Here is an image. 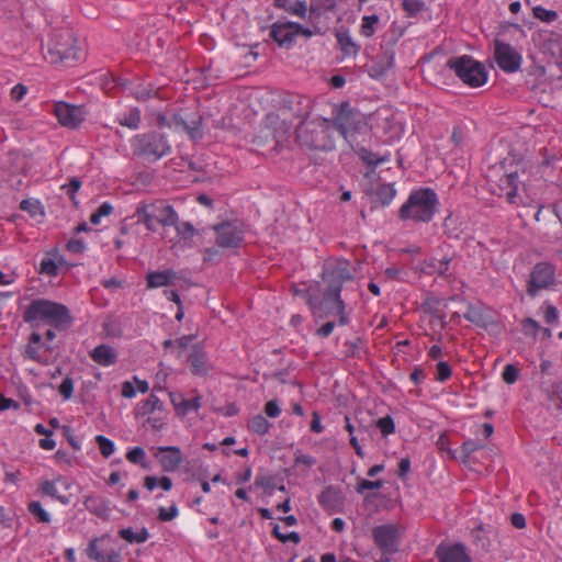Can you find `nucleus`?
I'll list each match as a JSON object with an SVG mask.
<instances>
[{"label":"nucleus","mask_w":562,"mask_h":562,"mask_svg":"<svg viewBox=\"0 0 562 562\" xmlns=\"http://www.w3.org/2000/svg\"><path fill=\"white\" fill-rule=\"evenodd\" d=\"M23 321L33 328L46 324L57 329H65L71 325L74 318L66 305L46 299H35L26 306Z\"/></svg>","instance_id":"1"},{"label":"nucleus","mask_w":562,"mask_h":562,"mask_svg":"<svg viewBox=\"0 0 562 562\" xmlns=\"http://www.w3.org/2000/svg\"><path fill=\"white\" fill-rule=\"evenodd\" d=\"M280 103V112L283 119L280 120L279 116H268L271 125H279V127H268L269 134L272 135L276 145L283 142L289 135L291 125L285 121L290 116L306 121L312 112V100L308 97L288 94L282 98Z\"/></svg>","instance_id":"2"},{"label":"nucleus","mask_w":562,"mask_h":562,"mask_svg":"<svg viewBox=\"0 0 562 562\" xmlns=\"http://www.w3.org/2000/svg\"><path fill=\"white\" fill-rule=\"evenodd\" d=\"M439 207L438 195L431 188L413 190L406 202L398 210L401 221H414L416 223H429L432 221Z\"/></svg>","instance_id":"3"},{"label":"nucleus","mask_w":562,"mask_h":562,"mask_svg":"<svg viewBox=\"0 0 562 562\" xmlns=\"http://www.w3.org/2000/svg\"><path fill=\"white\" fill-rule=\"evenodd\" d=\"M295 134L301 147L319 151H330L335 148L333 133L326 119L301 121Z\"/></svg>","instance_id":"4"},{"label":"nucleus","mask_w":562,"mask_h":562,"mask_svg":"<svg viewBox=\"0 0 562 562\" xmlns=\"http://www.w3.org/2000/svg\"><path fill=\"white\" fill-rule=\"evenodd\" d=\"M131 147L135 157L148 162H156L171 154V145L167 136L158 131L136 134L131 139Z\"/></svg>","instance_id":"5"},{"label":"nucleus","mask_w":562,"mask_h":562,"mask_svg":"<svg viewBox=\"0 0 562 562\" xmlns=\"http://www.w3.org/2000/svg\"><path fill=\"white\" fill-rule=\"evenodd\" d=\"M447 67L464 83L473 88L483 86L487 80L485 66L470 55L451 57Z\"/></svg>","instance_id":"6"},{"label":"nucleus","mask_w":562,"mask_h":562,"mask_svg":"<svg viewBox=\"0 0 562 562\" xmlns=\"http://www.w3.org/2000/svg\"><path fill=\"white\" fill-rule=\"evenodd\" d=\"M322 279L325 283L323 294L326 295V297L334 299L336 303L342 300L340 293L344 283L353 280L348 260L341 259L333 265L325 266L322 272Z\"/></svg>","instance_id":"7"},{"label":"nucleus","mask_w":562,"mask_h":562,"mask_svg":"<svg viewBox=\"0 0 562 562\" xmlns=\"http://www.w3.org/2000/svg\"><path fill=\"white\" fill-rule=\"evenodd\" d=\"M52 63L68 64L81 58V49L77 45L74 33L66 30L54 35L48 46Z\"/></svg>","instance_id":"8"},{"label":"nucleus","mask_w":562,"mask_h":562,"mask_svg":"<svg viewBox=\"0 0 562 562\" xmlns=\"http://www.w3.org/2000/svg\"><path fill=\"white\" fill-rule=\"evenodd\" d=\"M333 124L345 138H348L362 130L364 120L359 110L352 108L348 101H345L336 108Z\"/></svg>","instance_id":"9"},{"label":"nucleus","mask_w":562,"mask_h":562,"mask_svg":"<svg viewBox=\"0 0 562 562\" xmlns=\"http://www.w3.org/2000/svg\"><path fill=\"white\" fill-rule=\"evenodd\" d=\"M555 284V267L549 261L533 266L527 282V294L536 297L541 290H548Z\"/></svg>","instance_id":"10"},{"label":"nucleus","mask_w":562,"mask_h":562,"mask_svg":"<svg viewBox=\"0 0 562 562\" xmlns=\"http://www.w3.org/2000/svg\"><path fill=\"white\" fill-rule=\"evenodd\" d=\"M494 59L499 69L507 74L518 71L522 64L521 54L510 44L497 38L494 41Z\"/></svg>","instance_id":"11"},{"label":"nucleus","mask_w":562,"mask_h":562,"mask_svg":"<svg viewBox=\"0 0 562 562\" xmlns=\"http://www.w3.org/2000/svg\"><path fill=\"white\" fill-rule=\"evenodd\" d=\"M216 245L221 248H239L244 241V232L233 222H222L213 226Z\"/></svg>","instance_id":"12"},{"label":"nucleus","mask_w":562,"mask_h":562,"mask_svg":"<svg viewBox=\"0 0 562 562\" xmlns=\"http://www.w3.org/2000/svg\"><path fill=\"white\" fill-rule=\"evenodd\" d=\"M372 537L382 554L391 555L397 551L398 530L395 525H381L372 529Z\"/></svg>","instance_id":"13"},{"label":"nucleus","mask_w":562,"mask_h":562,"mask_svg":"<svg viewBox=\"0 0 562 562\" xmlns=\"http://www.w3.org/2000/svg\"><path fill=\"white\" fill-rule=\"evenodd\" d=\"M435 555L439 562H471L464 544L458 542L453 544L440 543Z\"/></svg>","instance_id":"14"},{"label":"nucleus","mask_w":562,"mask_h":562,"mask_svg":"<svg viewBox=\"0 0 562 562\" xmlns=\"http://www.w3.org/2000/svg\"><path fill=\"white\" fill-rule=\"evenodd\" d=\"M307 296V305L310 306L312 314L317 318H326L328 316L334 315L337 312L336 301L334 299L319 296L317 294H312L306 292Z\"/></svg>","instance_id":"15"},{"label":"nucleus","mask_w":562,"mask_h":562,"mask_svg":"<svg viewBox=\"0 0 562 562\" xmlns=\"http://www.w3.org/2000/svg\"><path fill=\"white\" fill-rule=\"evenodd\" d=\"M54 113L58 122L68 128H76L82 122L80 109L66 102H57Z\"/></svg>","instance_id":"16"},{"label":"nucleus","mask_w":562,"mask_h":562,"mask_svg":"<svg viewBox=\"0 0 562 562\" xmlns=\"http://www.w3.org/2000/svg\"><path fill=\"white\" fill-rule=\"evenodd\" d=\"M319 505L328 513H339L342 510L345 498L339 487L328 485L317 497Z\"/></svg>","instance_id":"17"},{"label":"nucleus","mask_w":562,"mask_h":562,"mask_svg":"<svg viewBox=\"0 0 562 562\" xmlns=\"http://www.w3.org/2000/svg\"><path fill=\"white\" fill-rule=\"evenodd\" d=\"M156 458L165 472H175L183 461V454L176 446L159 447Z\"/></svg>","instance_id":"18"},{"label":"nucleus","mask_w":562,"mask_h":562,"mask_svg":"<svg viewBox=\"0 0 562 562\" xmlns=\"http://www.w3.org/2000/svg\"><path fill=\"white\" fill-rule=\"evenodd\" d=\"M108 538V536L102 537H95L92 538L88 547L86 549V555L89 560L95 561V562H122V555L121 552L117 550H110L106 553H103L102 550L99 548V542Z\"/></svg>","instance_id":"19"},{"label":"nucleus","mask_w":562,"mask_h":562,"mask_svg":"<svg viewBox=\"0 0 562 562\" xmlns=\"http://www.w3.org/2000/svg\"><path fill=\"white\" fill-rule=\"evenodd\" d=\"M270 37L280 47L291 48L295 43L293 22H276L270 27Z\"/></svg>","instance_id":"20"},{"label":"nucleus","mask_w":562,"mask_h":562,"mask_svg":"<svg viewBox=\"0 0 562 562\" xmlns=\"http://www.w3.org/2000/svg\"><path fill=\"white\" fill-rule=\"evenodd\" d=\"M366 193L372 204L386 206L395 198L396 190L391 183L378 182L375 184L372 183Z\"/></svg>","instance_id":"21"},{"label":"nucleus","mask_w":562,"mask_h":562,"mask_svg":"<svg viewBox=\"0 0 562 562\" xmlns=\"http://www.w3.org/2000/svg\"><path fill=\"white\" fill-rule=\"evenodd\" d=\"M177 279L178 273L172 269H166L162 271H149L146 274V282L148 289L173 285Z\"/></svg>","instance_id":"22"},{"label":"nucleus","mask_w":562,"mask_h":562,"mask_svg":"<svg viewBox=\"0 0 562 562\" xmlns=\"http://www.w3.org/2000/svg\"><path fill=\"white\" fill-rule=\"evenodd\" d=\"M151 209L155 210L157 223L161 226H171L177 224V212L173 206L167 204L164 201H157L150 204Z\"/></svg>","instance_id":"23"},{"label":"nucleus","mask_w":562,"mask_h":562,"mask_svg":"<svg viewBox=\"0 0 562 562\" xmlns=\"http://www.w3.org/2000/svg\"><path fill=\"white\" fill-rule=\"evenodd\" d=\"M543 50L553 59L554 64L562 68V35L555 32L549 34L543 41Z\"/></svg>","instance_id":"24"},{"label":"nucleus","mask_w":562,"mask_h":562,"mask_svg":"<svg viewBox=\"0 0 562 562\" xmlns=\"http://www.w3.org/2000/svg\"><path fill=\"white\" fill-rule=\"evenodd\" d=\"M91 359L102 366L109 367L117 361L116 351L109 345L102 344L90 351Z\"/></svg>","instance_id":"25"},{"label":"nucleus","mask_w":562,"mask_h":562,"mask_svg":"<svg viewBox=\"0 0 562 562\" xmlns=\"http://www.w3.org/2000/svg\"><path fill=\"white\" fill-rule=\"evenodd\" d=\"M540 387L547 398L555 404V408L562 412V378L543 381Z\"/></svg>","instance_id":"26"},{"label":"nucleus","mask_w":562,"mask_h":562,"mask_svg":"<svg viewBox=\"0 0 562 562\" xmlns=\"http://www.w3.org/2000/svg\"><path fill=\"white\" fill-rule=\"evenodd\" d=\"M190 370L193 375L204 376L207 373L205 352L196 345L192 346L188 357Z\"/></svg>","instance_id":"27"},{"label":"nucleus","mask_w":562,"mask_h":562,"mask_svg":"<svg viewBox=\"0 0 562 562\" xmlns=\"http://www.w3.org/2000/svg\"><path fill=\"white\" fill-rule=\"evenodd\" d=\"M83 505L87 510H89L92 515L108 520L110 517V508L106 505V502L101 496L97 495H87L83 501Z\"/></svg>","instance_id":"28"},{"label":"nucleus","mask_w":562,"mask_h":562,"mask_svg":"<svg viewBox=\"0 0 562 562\" xmlns=\"http://www.w3.org/2000/svg\"><path fill=\"white\" fill-rule=\"evenodd\" d=\"M464 318L474 325L481 327V328H487L490 325L493 324V321L488 313L482 308L476 307L472 304H469L468 311L464 313Z\"/></svg>","instance_id":"29"},{"label":"nucleus","mask_w":562,"mask_h":562,"mask_svg":"<svg viewBox=\"0 0 562 562\" xmlns=\"http://www.w3.org/2000/svg\"><path fill=\"white\" fill-rule=\"evenodd\" d=\"M337 0H311L310 2V20L314 21L319 19L326 12L335 11Z\"/></svg>","instance_id":"30"},{"label":"nucleus","mask_w":562,"mask_h":562,"mask_svg":"<svg viewBox=\"0 0 562 562\" xmlns=\"http://www.w3.org/2000/svg\"><path fill=\"white\" fill-rule=\"evenodd\" d=\"M164 407L162 402L155 394H150L147 400L137 404L135 409V416L144 417L153 414L155 411H161Z\"/></svg>","instance_id":"31"},{"label":"nucleus","mask_w":562,"mask_h":562,"mask_svg":"<svg viewBox=\"0 0 562 562\" xmlns=\"http://www.w3.org/2000/svg\"><path fill=\"white\" fill-rule=\"evenodd\" d=\"M136 215H138L139 221H142L146 228L151 232L157 231V220L155 215V210L151 209L150 204L140 203L136 209Z\"/></svg>","instance_id":"32"},{"label":"nucleus","mask_w":562,"mask_h":562,"mask_svg":"<svg viewBox=\"0 0 562 562\" xmlns=\"http://www.w3.org/2000/svg\"><path fill=\"white\" fill-rule=\"evenodd\" d=\"M450 262H451L450 257H443L438 262H436L435 259L425 260L423 263L424 266H423L422 270H423V272H425L426 274H429V276H431L434 273H437L438 276H445L447 273V271L449 270Z\"/></svg>","instance_id":"33"},{"label":"nucleus","mask_w":562,"mask_h":562,"mask_svg":"<svg viewBox=\"0 0 562 562\" xmlns=\"http://www.w3.org/2000/svg\"><path fill=\"white\" fill-rule=\"evenodd\" d=\"M117 123L122 126H126L130 130H137L142 123V113L138 108H132L128 112L117 116Z\"/></svg>","instance_id":"34"},{"label":"nucleus","mask_w":562,"mask_h":562,"mask_svg":"<svg viewBox=\"0 0 562 562\" xmlns=\"http://www.w3.org/2000/svg\"><path fill=\"white\" fill-rule=\"evenodd\" d=\"M119 536L130 543H144L149 538L147 528L143 527L135 532L131 527L119 530Z\"/></svg>","instance_id":"35"},{"label":"nucleus","mask_w":562,"mask_h":562,"mask_svg":"<svg viewBox=\"0 0 562 562\" xmlns=\"http://www.w3.org/2000/svg\"><path fill=\"white\" fill-rule=\"evenodd\" d=\"M202 120L203 119L200 114H195L191 120L186 121L183 131L192 140L201 139L203 136Z\"/></svg>","instance_id":"36"},{"label":"nucleus","mask_w":562,"mask_h":562,"mask_svg":"<svg viewBox=\"0 0 562 562\" xmlns=\"http://www.w3.org/2000/svg\"><path fill=\"white\" fill-rule=\"evenodd\" d=\"M270 423L262 415L258 414L251 417L248 422L247 428L249 431L259 436H265L269 432Z\"/></svg>","instance_id":"37"},{"label":"nucleus","mask_w":562,"mask_h":562,"mask_svg":"<svg viewBox=\"0 0 562 562\" xmlns=\"http://www.w3.org/2000/svg\"><path fill=\"white\" fill-rule=\"evenodd\" d=\"M40 491L43 495L50 496L52 498L60 502L63 505H68L70 503V498L68 496L57 493L54 481H44L40 486Z\"/></svg>","instance_id":"38"},{"label":"nucleus","mask_w":562,"mask_h":562,"mask_svg":"<svg viewBox=\"0 0 562 562\" xmlns=\"http://www.w3.org/2000/svg\"><path fill=\"white\" fill-rule=\"evenodd\" d=\"M337 43L344 54L349 55L351 53L356 54L358 50L357 45L353 43L347 31H337L336 32Z\"/></svg>","instance_id":"39"},{"label":"nucleus","mask_w":562,"mask_h":562,"mask_svg":"<svg viewBox=\"0 0 562 562\" xmlns=\"http://www.w3.org/2000/svg\"><path fill=\"white\" fill-rule=\"evenodd\" d=\"M27 510L32 514L38 522L49 524L50 515L43 508L38 501H32L27 505Z\"/></svg>","instance_id":"40"},{"label":"nucleus","mask_w":562,"mask_h":562,"mask_svg":"<svg viewBox=\"0 0 562 562\" xmlns=\"http://www.w3.org/2000/svg\"><path fill=\"white\" fill-rule=\"evenodd\" d=\"M20 209L27 212L32 217L44 215V210L38 200L25 199L20 203Z\"/></svg>","instance_id":"41"},{"label":"nucleus","mask_w":562,"mask_h":562,"mask_svg":"<svg viewBox=\"0 0 562 562\" xmlns=\"http://www.w3.org/2000/svg\"><path fill=\"white\" fill-rule=\"evenodd\" d=\"M95 442L98 443L100 452L104 458H109L114 453V442L105 436L98 435L95 437Z\"/></svg>","instance_id":"42"},{"label":"nucleus","mask_w":562,"mask_h":562,"mask_svg":"<svg viewBox=\"0 0 562 562\" xmlns=\"http://www.w3.org/2000/svg\"><path fill=\"white\" fill-rule=\"evenodd\" d=\"M402 7L406 15L411 18L424 10L425 2L423 0H403Z\"/></svg>","instance_id":"43"},{"label":"nucleus","mask_w":562,"mask_h":562,"mask_svg":"<svg viewBox=\"0 0 562 562\" xmlns=\"http://www.w3.org/2000/svg\"><path fill=\"white\" fill-rule=\"evenodd\" d=\"M379 16L376 14L366 15L362 18L361 24V34L366 37H371L375 30L374 25L379 22Z\"/></svg>","instance_id":"44"},{"label":"nucleus","mask_w":562,"mask_h":562,"mask_svg":"<svg viewBox=\"0 0 562 562\" xmlns=\"http://www.w3.org/2000/svg\"><path fill=\"white\" fill-rule=\"evenodd\" d=\"M271 533L274 538H277L279 541H281L283 543L291 541V542L297 544L301 542V536L299 535V532L292 531L290 533H283L280 531L279 525H274Z\"/></svg>","instance_id":"45"},{"label":"nucleus","mask_w":562,"mask_h":562,"mask_svg":"<svg viewBox=\"0 0 562 562\" xmlns=\"http://www.w3.org/2000/svg\"><path fill=\"white\" fill-rule=\"evenodd\" d=\"M533 16L542 22H553L558 18V13L554 10H548L543 7H535L532 9Z\"/></svg>","instance_id":"46"},{"label":"nucleus","mask_w":562,"mask_h":562,"mask_svg":"<svg viewBox=\"0 0 562 562\" xmlns=\"http://www.w3.org/2000/svg\"><path fill=\"white\" fill-rule=\"evenodd\" d=\"M171 226L177 229L178 235L183 239L192 238L196 234L194 226L190 222H179L178 216L177 224Z\"/></svg>","instance_id":"47"},{"label":"nucleus","mask_w":562,"mask_h":562,"mask_svg":"<svg viewBox=\"0 0 562 562\" xmlns=\"http://www.w3.org/2000/svg\"><path fill=\"white\" fill-rule=\"evenodd\" d=\"M376 427L380 429L384 437L395 432V423L390 415L379 418L376 422Z\"/></svg>","instance_id":"48"},{"label":"nucleus","mask_w":562,"mask_h":562,"mask_svg":"<svg viewBox=\"0 0 562 562\" xmlns=\"http://www.w3.org/2000/svg\"><path fill=\"white\" fill-rule=\"evenodd\" d=\"M126 459L131 463L139 464L142 467H146L145 465L146 453H145V450L142 447H134V448H132L127 452Z\"/></svg>","instance_id":"49"},{"label":"nucleus","mask_w":562,"mask_h":562,"mask_svg":"<svg viewBox=\"0 0 562 562\" xmlns=\"http://www.w3.org/2000/svg\"><path fill=\"white\" fill-rule=\"evenodd\" d=\"M518 376H519V369L515 364L508 363L505 366L503 373H502V378L505 383L514 384L518 380Z\"/></svg>","instance_id":"50"},{"label":"nucleus","mask_w":562,"mask_h":562,"mask_svg":"<svg viewBox=\"0 0 562 562\" xmlns=\"http://www.w3.org/2000/svg\"><path fill=\"white\" fill-rule=\"evenodd\" d=\"M452 369L451 366L447 361H439L437 363V374L436 379L439 382H446L451 378Z\"/></svg>","instance_id":"51"},{"label":"nucleus","mask_w":562,"mask_h":562,"mask_svg":"<svg viewBox=\"0 0 562 562\" xmlns=\"http://www.w3.org/2000/svg\"><path fill=\"white\" fill-rule=\"evenodd\" d=\"M360 157L361 159L368 165V166H378L380 164H382L384 161V159L382 158H379L376 154H374L373 151L362 147L360 149Z\"/></svg>","instance_id":"52"},{"label":"nucleus","mask_w":562,"mask_h":562,"mask_svg":"<svg viewBox=\"0 0 562 562\" xmlns=\"http://www.w3.org/2000/svg\"><path fill=\"white\" fill-rule=\"evenodd\" d=\"M74 380L70 376H66L59 385L58 392L65 401L71 398L74 393Z\"/></svg>","instance_id":"53"},{"label":"nucleus","mask_w":562,"mask_h":562,"mask_svg":"<svg viewBox=\"0 0 562 562\" xmlns=\"http://www.w3.org/2000/svg\"><path fill=\"white\" fill-rule=\"evenodd\" d=\"M40 273L56 277L58 274V267L53 259H43L40 266Z\"/></svg>","instance_id":"54"},{"label":"nucleus","mask_w":562,"mask_h":562,"mask_svg":"<svg viewBox=\"0 0 562 562\" xmlns=\"http://www.w3.org/2000/svg\"><path fill=\"white\" fill-rule=\"evenodd\" d=\"M179 514L177 505L173 503L169 508L160 507L158 509V519L160 521H170L175 519Z\"/></svg>","instance_id":"55"},{"label":"nucleus","mask_w":562,"mask_h":562,"mask_svg":"<svg viewBox=\"0 0 562 562\" xmlns=\"http://www.w3.org/2000/svg\"><path fill=\"white\" fill-rule=\"evenodd\" d=\"M384 481L379 479L376 481L361 480L357 486L356 491L359 494H362L366 490H379L383 486Z\"/></svg>","instance_id":"56"},{"label":"nucleus","mask_w":562,"mask_h":562,"mask_svg":"<svg viewBox=\"0 0 562 562\" xmlns=\"http://www.w3.org/2000/svg\"><path fill=\"white\" fill-rule=\"evenodd\" d=\"M482 448H483V445H481L480 442H477L475 440L468 439V440L463 441L462 452H463L464 461H467L473 452H475Z\"/></svg>","instance_id":"57"},{"label":"nucleus","mask_w":562,"mask_h":562,"mask_svg":"<svg viewBox=\"0 0 562 562\" xmlns=\"http://www.w3.org/2000/svg\"><path fill=\"white\" fill-rule=\"evenodd\" d=\"M521 325H522V330H524L525 335L536 336L537 331L540 329L539 323L531 317L525 318L521 322Z\"/></svg>","instance_id":"58"},{"label":"nucleus","mask_w":562,"mask_h":562,"mask_svg":"<svg viewBox=\"0 0 562 562\" xmlns=\"http://www.w3.org/2000/svg\"><path fill=\"white\" fill-rule=\"evenodd\" d=\"M66 249L72 254H82L86 250V244L80 238H72L68 240Z\"/></svg>","instance_id":"59"},{"label":"nucleus","mask_w":562,"mask_h":562,"mask_svg":"<svg viewBox=\"0 0 562 562\" xmlns=\"http://www.w3.org/2000/svg\"><path fill=\"white\" fill-rule=\"evenodd\" d=\"M288 12L304 19L307 12L306 2L303 0L295 1L294 4H291Z\"/></svg>","instance_id":"60"},{"label":"nucleus","mask_w":562,"mask_h":562,"mask_svg":"<svg viewBox=\"0 0 562 562\" xmlns=\"http://www.w3.org/2000/svg\"><path fill=\"white\" fill-rule=\"evenodd\" d=\"M265 413L270 418H276L281 414V407L277 400L268 401L265 405Z\"/></svg>","instance_id":"61"},{"label":"nucleus","mask_w":562,"mask_h":562,"mask_svg":"<svg viewBox=\"0 0 562 562\" xmlns=\"http://www.w3.org/2000/svg\"><path fill=\"white\" fill-rule=\"evenodd\" d=\"M200 400H201L200 396H196L192 400L186 398V401L182 405V408L180 411V416H186L192 409L198 411L201 406Z\"/></svg>","instance_id":"62"},{"label":"nucleus","mask_w":562,"mask_h":562,"mask_svg":"<svg viewBox=\"0 0 562 562\" xmlns=\"http://www.w3.org/2000/svg\"><path fill=\"white\" fill-rule=\"evenodd\" d=\"M336 306L338 307L337 308V312L334 314V315H338L339 316V321H338V324L340 326H346L348 325L349 323V317L348 315L346 314V303L344 300H339L337 303H336Z\"/></svg>","instance_id":"63"},{"label":"nucleus","mask_w":562,"mask_h":562,"mask_svg":"<svg viewBox=\"0 0 562 562\" xmlns=\"http://www.w3.org/2000/svg\"><path fill=\"white\" fill-rule=\"evenodd\" d=\"M544 321L547 324L555 325L559 321V312L555 306L553 305H547L546 312H544Z\"/></svg>","instance_id":"64"}]
</instances>
